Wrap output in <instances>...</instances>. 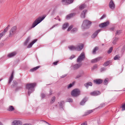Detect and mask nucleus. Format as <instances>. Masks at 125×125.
I'll list each match as a JSON object with an SVG mask.
<instances>
[{"label":"nucleus","mask_w":125,"mask_h":125,"mask_svg":"<svg viewBox=\"0 0 125 125\" xmlns=\"http://www.w3.org/2000/svg\"><path fill=\"white\" fill-rule=\"evenodd\" d=\"M36 85V83H29L26 84V88L28 90V94L29 96L34 91V87Z\"/></svg>","instance_id":"obj_1"},{"label":"nucleus","mask_w":125,"mask_h":125,"mask_svg":"<svg viewBox=\"0 0 125 125\" xmlns=\"http://www.w3.org/2000/svg\"><path fill=\"white\" fill-rule=\"evenodd\" d=\"M46 16H44L41 17H39L36 19L32 23L31 27H30L29 30H30L32 28L35 27L38 24L40 23L45 18Z\"/></svg>","instance_id":"obj_2"},{"label":"nucleus","mask_w":125,"mask_h":125,"mask_svg":"<svg viewBox=\"0 0 125 125\" xmlns=\"http://www.w3.org/2000/svg\"><path fill=\"white\" fill-rule=\"evenodd\" d=\"M91 24V22L87 20H84L83 22L82 25V28L83 29L88 28Z\"/></svg>","instance_id":"obj_3"},{"label":"nucleus","mask_w":125,"mask_h":125,"mask_svg":"<svg viewBox=\"0 0 125 125\" xmlns=\"http://www.w3.org/2000/svg\"><path fill=\"white\" fill-rule=\"evenodd\" d=\"M17 29L16 26L13 27L9 31V37H11L17 32Z\"/></svg>","instance_id":"obj_4"},{"label":"nucleus","mask_w":125,"mask_h":125,"mask_svg":"<svg viewBox=\"0 0 125 125\" xmlns=\"http://www.w3.org/2000/svg\"><path fill=\"white\" fill-rule=\"evenodd\" d=\"M85 58V53L84 52L82 53L79 56L77 59V62H80L83 61Z\"/></svg>","instance_id":"obj_5"},{"label":"nucleus","mask_w":125,"mask_h":125,"mask_svg":"<svg viewBox=\"0 0 125 125\" xmlns=\"http://www.w3.org/2000/svg\"><path fill=\"white\" fill-rule=\"evenodd\" d=\"M71 94L73 96L77 97L80 94V92L78 89H75L72 91Z\"/></svg>","instance_id":"obj_6"},{"label":"nucleus","mask_w":125,"mask_h":125,"mask_svg":"<svg viewBox=\"0 0 125 125\" xmlns=\"http://www.w3.org/2000/svg\"><path fill=\"white\" fill-rule=\"evenodd\" d=\"M101 94V93L99 91H95L91 92L90 94L93 96H97L100 95Z\"/></svg>","instance_id":"obj_7"},{"label":"nucleus","mask_w":125,"mask_h":125,"mask_svg":"<svg viewBox=\"0 0 125 125\" xmlns=\"http://www.w3.org/2000/svg\"><path fill=\"white\" fill-rule=\"evenodd\" d=\"M109 7L112 10H113L115 8V6L114 2L112 0L110 1L109 5Z\"/></svg>","instance_id":"obj_8"},{"label":"nucleus","mask_w":125,"mask_h":125,"mask_svg":"<svg viewBox=\"0 0 125 125\" xmlns=\"http://www.w3.org/2000/svg\"><path fill=\"white\" fill-rule=\"evenodd\" d=\"M109 24V21H107L105 22H104L100 24L99 25V26L101 28H103Z\"/></svg>","instance_id":"obj_9"},{"label":"nucleus","mask_w":125,"mask_h":125,"mask_svg":"<svg viewBox=\"0 0 125 125\" xmlns=\"http://www.w3.org/2000/svg\"><path fill=\"white\" fill-rule=\"evenodd\" d=\"M22 124V122L20 121L14 120L12 123V125H21Z\"/></svg>","instance_id":"obj_10"},{"label":"nucleus","mask_w":125,"mask_h":125,"mask_svg":"<svg viewBox=\"0 0 125 125\" xmlns=\"http://www.w3.org/2000/svg\"><path fill=\"white\" fill-rule=\"evenodd\" d=\"M103 82V80L101 79H96L94 80V82L96 84H99L102 83Z\"/></svg>","instance_id":"obj_11"},{"label":"nucleus","mask_w":125,"mask_h":125,"mask_svg":"<svg viewBox=\"0 0 125 125\" xmlns=\"http://www.w3.org/2000/svg\"><path fill=\"white\" fill-rule=\"evenodd\" d=\"M83 44H81L76 46V50L78 51H80L81 50L83 49Z\"/></svg>","instance_id":"obj_12"},{"label":"nucleus","mask_w":125,"mask_h":125,"mask_svg":"<svg viewBox=\"0 0 125 125\" xmlns=\"http://www.w3.org/2000/svg\"><path fill=\"white\" fill-rule=\"evenodd\" d=\"M101 30H98L95 31L92 35V38H94L97 35L98 33Z\"/></svg>","instance_id":"obj_13"},{"label":"nucleus","mask_w":125,"mask_h":125,"mask_svg":"<svg viewBox=\"0 0 125 125\" xmlns=\"http://www.w3.org/2000/svg\"><path fill=\"white\" fill-rule=\"evenodd\" d=\"M14 71H13L11 75L9 78V80L8 82V83L10 84L12 81L13 78Z\"/></svg>","instance_id":"obj_14"},{"label":"nucleus","mask_w":125,"mask_h":125,"mask_svg":"<svg viewBox=\"0 0 125 125\" xmlns=\"http://www.w3.org/2000/svg\"><path fill=\"white\" fill-rule=\"evenodd\" d=\"M93 84L92 82H89L87 83H85L84 84V86L88 89L89 86H92V85Z\"/></svg>","instance_id":"obj_15"},{"label":"nucleus","mask_w":125,"mask_h":125,"mask_svg":"<svg viewBox=\"0 0 125 125\" xmlns=\"http://www.w3.org/2000/svg\"><path fill=\"white\" fill-rule=\"evenodd\" d=\"M87 12V10H84L81 13V18H85V15Z\"/></svg>","instance_id":"obj_16"},{"label":"nucleus","mask_w":125,"mask_h":125,"mask_svg":"<svg viewBox=\"0 0 125 125\" xmlns=\"http://www.w3.org/2000/svg\"><path fill=\"white\" fill-rule=\"evenodd\" d=\"M84 73L83 71H81L79 72V74H78L76 76V78H78L82 77Z\"/></svg>","instance_id":"obj_17"},{"label":"nucleus","mask_w":125,"mask_h":125,"mask_svg":"<svg viewBox=\"0 0 125 125\" xmlns=\"http://www.w3.org/2000/svg\"><path fill=\"white\" fill-rule=\"evenodd\" d=\"M62 2L64 4L68 5L70 3V0H62Z\"/></svg>","instance_id":"obj_18"},{"label":"nucleus","mask_w":125,"mask_h":125,"mask_svg":"<svg viewBox=\"0 0 125 125\" xmlns=\"http://www.w3.org/2000/svg\"><path fill=\"white\" fill-rule=\"evenodd\" d=\"M37 39H35L31 42L28 46L27 48H29L31 47L32 45L37 41Z\"/></svg>","instance_id":"obj_19"},{"label":"nucleus","mask_w":125,"mask_h":125,"mask_svg":"<svg viewBox=\"0 0 125 125\" xmlns=\"http://www.w3.org/2000/svg\"><path fill=\"white\" fill-rule=\"evenodd\" d=\"M87 99L86 98H84L81 101L80 103V104L81 105H83L84 104L85 102L87 101Z\"/></svg>","instance_id":"obj_20"},{"label":"nucleus","mask_w":125,"mask_h":125,"mask_svg":"<svg viewBox=\"0 0 125 125\" xmlns=\"http://www.w3.org/2000/svg\"><path fill=\"white\" fill-rule=\"evenodd\" d=\"M16 54L15 52H13L9 53L8 55V57L9 58H10L15 55Z\"/></svg>","instance_id":"obj_21"},{"label":"nucleus","mask_w":125,"mask_h":125,"mask_svg":"<svg viewBox=\"0 0 125 125\" xmlns=\"http://www.w3.org/2000/svg\"><path fill=\"white\" fill-rule=\"evenodd\" d=\"M69 25V24L67 23H65L62 25V29L64 30Z\"/></svg>","instance_id":"obj_22"},{"label":"nucleus","mask_w":125,"mask_h":125,"mask_svg":"<svg viewBox=\"0 0 125 125\" xmlns=\"http://www.w3.org/2000/svg\"><path fill=\"white\" fill-rule=\"evenodd\" d=\"M111 63L110 60L108 61L105 62L103 64V65L104 66H107L108 65Z\"/></svg>","instance_id":"obj_23"},{"label":"nucleus","mask_w":125,"mask_h":125,"mask_svg":"<svg viewBox=\"0 0 125 125\" xmlns=\"http://www.w3.org/2000/svg\"><path fill=\"white\" fill-rule=\"evenodd\" d=\"M40 66H38L36 67H34L32 69H30V71L31 72H33L35 71L36 70H37L38 69L40 68Z\"/></svg>","instance_id":"obj_24"},{"label":"nucleus","mask_w":125,"mask_h":125,"mask_svg":"<svg viewBox=\"0 0 125 125\" xmlns=\"http://www.w3.org/2000/svg\"><path fill=\"white\" fill-rule=\"evenodd\" d=\"M14 110V108L12 106L10 105L9 106L8 110L9 111H13Z\"/></svg>","instance_id":"obj_25"},{"label":"nucleus","mask_w":125,"mask_h":125,"mask_svg":"<svg viewBox=\"0 0 125 125\" xmlns=\"http://www.w3.org/2000/svg\"><path fill=\"white\" fill-rule=\"evenodd\" d=\"M81 65V64H76L74 65L73 68L75 69H76L80 67Z\"/></svg>","instance_id":"obj_26"},{"label":"nucleus","mask_w":125,"mask_h":125,"mask_svg":"<svg viewBox=\"0 0 125 125\" xmlns=\"http://www.w3.org/2000/svg\"><path fill=\"white\" fill-rule=\"evenodd\" d=\"M73 27V26L72 25H71V32H76L77 30V28H74L73 29H72V28Z\"/></svg>","instance_id":"obj_27"},{"label":"nucleus","mask_w":125,"mask_h":125,"mask_svg":"<svg viewBox=\"0 0 125 125\" xmlns=\"http://www.w3.org/2000/svg\"><path fill=\"white\" fill-rule=\"evenodd\" d=\"M92 110H89L87 112H85V114H84V115H88L91 113L92 112Z\"/></svg>","instance_id":"obj_28"},{"label":"nucleus","mask_w":125,"mask_h":125,"mask_svg":"<svg viewBox=\"0 0 125 125\" xmlns=\"http://www.w3.org/2000/svg\"><path fill=\"white\" fill-rule=\"evenodd\" d=\"M98 49V47H96L94 49L92 53L94 54L96 53V52L97 50Z\"/></svg>","instance_id":"obj_29"},{"label":"nucleus","mask_w":125,"mask_h":125,"mask_svg":"<svg viewBox=\"0 0 125 125\" xmlns=\"http://www.w3.org/2000/svg\"><path fill=\"white\" fill-rule=\"evenodd\" d=\"M118 38L115 37V39L113 41V43L114 44H115L116 42L118 40Z\"/></svg>","instance_id":"obj_30"},{"label":"nucleus","mask_w":125,"mask_h":125,"mask_svg":"<svg viewBox=\"0 0 125 125\" xmlns=\"http://www.w3.org/2000/svg\"><path fill=\"white\" fill-rule=\"evenodd\" d=\"M55 98L54 96H53L51 99V101L50 103L51 104H52L54 102L55 100Z\"/></svg>","instance_id":"obj_31"},{"label":"nucleus","mask_w":125,"mask_h":125,"mask_svg":"<svg viewBox=\"0 0 125 125\" xmlns=\"http://www.w3.org/2000/svg\"><path fill=\"white\" fill-rule=\"evenodd\" d=\"M71 50H76V46H74L73 45H71Z\"/></svg>","instance_id":"obj_32"},{"label":"nucleus","mask_w":125,"mask_h":125,"mask_svg":"<svg viewBox=\"0 0 125 125\" xmlns=\"http://www.w3.org/2000/svg\"><path fill=\"white\" fill-rule=\"evenodd\" d=\"M85 7V5L84 4H82L80 6L79 8L80 9L82 10Z\"/></svg>","instance_id":"obj_33"},{"label":"nucleus","mask_w":125,"mask_h":125,"mask_svg":"<svg viewBox=\"0 0 125 125\" xmlns=\"http://www.w3.org/2000/svg\"><path fill=\"white\" fill-rule=\"evenodd\" d=\"M113 49V47H111L107 51V53L109 54L111 53Z\"/></svg>","instance_id":"obj_34"},{"label":"nucleus","mask_w":125,"mask_h":125,"mask_svg":"<svg viewBox=\"0 0 125 125\" xmlns=\"http://www.w3.org/2000/svg\"><path fill=\"white\" fill-rule=\"evenodd\" d=\"M102 58V57H99L95 59L96 62L99 61Z\"/></svg>","instance_id":"obj_35"},{"label":"nucleus","mask_w":125,"mask_h":125,"mask_svg":"<svg viewBox=\"0 0 125 125\" xmlns=\"http://www.w3.org/2000/svg\"><path fill=\"white\" fill-rule=\"evenodd\" d=\"M64 104V102L63 101H62L59 104V105L62 108V106L63 104Z\"/></svg>","instance_id":"obj_36"},{"label":"nucleus","mask_w":125,"mask_h":125,"mask_svg":"<svg viewBox=\"0 0 125 125\" xmlns=\"http://www.w3.org/2000/svg\"><path fill=\"white\" fill-rule=\"evenodd\" d=\"M121 107L122 108V111H123L125 110V104H123Z\"/></svg>","instance_id":"obj_37"},{"label":"nucleus","mask_w":125,"mask_h":125,"mask_svg":"<svg viewBox=\"0 0 125 125\" xmlns=\"http://www.w3.org/2000/svg\"><path fill=\"white\" fill-rule=\"evenodd\" d=\"M122 32V31L121 30H118L116 32V35H119Z\"/></svg>","instance_id":"obj_38"},{"label":"nucleus","mask_w":125,"mask_h":125,"mask_svg":"<svg viewBox=\"0 0 125 125\" xmlns=\"http://www.w3.org/2000/svg\"><path fill=\"white\" fill-rule=\"evenodd\" d=\"M108 83V80L106 79H105L103 82V83L104 85H106Z\"/></svg>","instance_id":"obj_39"},{"label":"nucleus","mask_w":125,"mask_h":125,"mask_svg":"<svg viewBox=\"0 0 125 125\" xmlns=\"http://www.w3.org/2000/svg\"><path fill=\"white\" fill-rule=\"evenodd\" d=\"M5 34V33H4V32H1L0 34V39L1 37L4 35Z\"/></svg>","instance_id":"obj_40"},{"label":"nucleus","mask_w":125,"mask_h":125,"mask_svg":"<svg viewBox=\"0 0 125 125\" xmlns=\"http://www.w3.org/2000/svg\"><path fill=\"white\" fill-rule=\"evenodd\" d=\"M119 58V57L118 55H116L115 56L114 58V60H116L118 59Z\"/></svg>","instance_id":"obj_41"},{"label":"nucleus","mask_w":125,"mask_h":125,"mask_svg":"<svg viewBox=\"0 0 125 125\" xmlns=\"http://www.w3.org/2000/svg\"><path fill=\"white\" fill-rule=\"evenodd\" d=\"M8 27H6L4 29V31H3L4 32V33L5 34V33L7 32L8 31Z\"/></svg>","instance_id":"obj_42"},{"label":"nucleus","mask_w":125,"mask_h":125,"mask_svg":"<svg viewBox=\"0 0 125 125\" xmlns=\"http://www.w3.org/2000/svg\"><path fill=\"white\" fill-rule=\"evenodd\" d=\"M70 18V14L68 15L66 18V19L67 20L69 19Z\"/></svg>","instance_id":"obj_43"},{"label":"nucleus","mask_w":125,"mask_h":125,"mask_svg":"<svg viewBox=\"0 0 125 125\" xmlns=\"http://www.w3.org/2000/svg\"><path fill=\"white\" fill-rule=\"evenodd\" d=\"M97 67V65H95L93 66V67L92 68L93 70H94L96 69Z\"/></svg>","instance_id":"obj_44"},{"label":"nucleus","mask_w":125,"mask_h":125,"mask_svg":"<svg viewBox=\"0 0 125 125\" xmlns=\"http://www.w3.org/2000/svg\"><path fill=\"white\" fill-rule=\"evenodd\" d=\"M101 71L102 72L103 71H105L106 70V68H105L104 67H102L101 68Z\"/></svg>","instance_id":"obj_45"},{"label":"nucleus","mask_w":125,"mask_h":125,"mask_svg":"<svg viewBox=\"0 0 125 125\" xmlns=\"http://www.w3.org/2000/svg\"><path fill=\"white\" fill-rule=\"evenodd\" d=\"M45 96V95L43 93H42L41 95V97L42 98H44Z\"/></svg>","instance_id":"obj_46"},{"label":"nucleus","mask_w":125,"mask_h":125,"mask_svg":"<svg viewBox=\"0 0 125 125\" xmlns=\"http://www.w3.org/2000/svg\"><path fill=\"white\" fill-rule=\"evenodd\" d=\"M91 62L92 63H94L96 62L95 59H92V60H91Z\"/></svg>","instance_id":"obj_47"},{"label":"nucleus","mask_w":125,"mask_h":125,"mask_svg":"<svg viewBox=\"0 0 125 125\" xmlns=\"http://www.w3.org/2000/svg\"><path fill=\"white\" fill-rule=\"evenodd\" d=\"M105 15H103L100 18V19H102L106 17Z\"/></svg>","instance_id":"obj_48"},{"label":"nucleus","mask_w":125,"mask_h":125,"mask_svg":"<svg viewBox=\"0 0 125 125\" xmlns=\"http://www.w3.org/2000/svg\"><path fill=\"white\" fill-rule=\"evenodd\" d=\"M30 40V37H28L27 39H26V41H27L28 42Z\"/></svg>","instance_id":"obj_49"},{"label":"nucleus","mask_w":125,"mask_h":125,"mask_svg":"<svg viewBox=\"0 0 125 125\" xmlns=\"http://www.w3.org/2000/svg\"><path fill=\"white\" fill-rule=\"evenodd\" d=\"M75 15V13H71V18L72 17H73Z\"/></svg>","instance_id":"obj_50"},{"label":"nucleus","mask_w":125,"mask_h":125,"mask_svg":"<svg viewBox=\"0 0 125 125\" xmlns=\"http://www.w3.org/2000/svg\"><path fill=\"white\" fill-rule=\"evenodd\" d=\"M59 62V61H57L56 62H54L53 63V64L54 65H56L57 64V63Z\"/></svg>","instance_id":"obj_51"},{"label":"nucleus","mask_w":125,"mask_h":125,"mask_svg":"<svg viewBox=\"0 0 125 125\" xmlns=\"http://www.w3.org/2000/svg\"><path fill=\"white\" fill-rule=\"evenodd\" d=\"M75 57V56L74 55H72L71 56V60L74 58Z\"/></svg>","instance_id":"obj_52"},{"label":"nucleus","mask_w":125,"mask_h":125,"mask_svg":"<svg viewBox=\"0 0 125 125\" xmlns=\"http://www.w3.org/2000/svg\"><path fill=\"white\" fill-rule=\"evenodd\" d=\"M67 76V74H64V75H62V76H61V78H63L64 77H65V76Z\"/></svg>","instance_id":"obj_53"},{"label":"nucleus","mask_w":125,"mask_h":125,"mask_svg":"<svg viewBox=\"0 0 125 125\" xmlns=\"http://www.w3.org/2000/svg\"><path fill=\"white\" fill-rule=\"evenodd\" d=\"M75 82L74 81L72 83H71V87L72 86H73Z\"/></svg>","instance_id":"obj_54"},{"label":"nucleus","mask_w":125,"mask_h":125,"mask_svg":"<svg viewBox=\"0 0 125 125\" xmlns=\"http://www.w3.org/2000/svg\"><path fill=\"white\" fill-rule=\"evenodd\" d=\"M57 25V24H56L54 25L52 27H51L50 28V29H52L55 26H56Z\"/></svg>","instance_id":"obj_55"},{"label":"nucleus","mask_w":125,"mask_h":125,"mask_svg":"<svg viewBox=\"0 0 125 125\" xmlns=\"http://www.w3.org/2000/svg\"><path fill=\"white\" fill-rule=\"evenodd\" d=\"M52 91L51 89L50 90V94H49L50 95H51L52 94Z\"/></svg>","instance_id":"obj_56"},{"label":"nucleus","mask_w":125,"mask_h":125,"mask_svg":"<svg viewBox=\"0 0 125 125\" xmlns=\"http://www.w3.org/2000/svg\"><path fill=\"white\" fill-rule=\"evenodd\" d=\"M28 42H27V41H26L24 43V45H27Z\"/></svg>","instance_id":"obj_57"},{"label":"nucleus","mask_w":125,"mask_h":125,"mask_svg":"<svg viewBox=\"0 0 125 125\" xmlns=\"http://www.w3.org/2000/svg\"><path fill=\"white\" fill-rule=\"evenodd\" d=\"M4 45V44L3 43H1L0 44V47H2Z\"/></svg>","instance_id":"obj_58"},{"label":"nucleus","mask_w":125,"mask_h":125,"mask_svg":"<svg viewBox=\"0 0 125 125\" xmlns=\"http://www.w3.org/2000/svg\"><path fill=\"white\" fill-rule=\"evenodd\" d=\"M81 125H87L86 123L85 122L83 123Z\"/></svg>","instance_id":"obj_59"},{"label":"nucleus","mask_w":125,"mask_h":125,"mask_svg":"<svg viewBox=\"0 0 125 125\" xmlns=\"http://www.w3.org/2000/svg\"><path fill=\"white\" fill-rule=\"evenodd\" d=\"M67 102H70V98H68L67 100Z\"/></svg>","instance_id":"obj_60"},{"label":"nucleus","mask_w":125,"mask_h":125,"mask_svg":"<svg viewBox=\"0 0 125 125\" xmlns=\"http://www.w3.org/2000/svg\"><path fill=\"white\" fill-rule=\"evenodd\" d=\"M110 29L111 31H113L115 29V28L114 27H113L112 28H111Z\"/></svg>","instance_id":"obj_61"},{"label":"nucleus","mask_w":125,"mask_h":125,"mask_svg":"<svg viewBox=\"0 0 125 125\" xmlns=\"http://www.w3.org/2000/svg\"><path fill=\"white\" fill-rule=\"evenodd\" d=\"M43 121L44 122H45L47 124H48L49 125H50V124L48 123L47 122L44 121Z\"/></svg>","instance_id":"obj_62"},{"label":"nucleus","mask_w":125,"mask_h":125,"mask_svg":"<svg viewBox=\"0 0 125 125\" xmlns=\"http://www.w3.org/2000/svg\"><path fill=\"white\" fill-rule=\"evenodd\" d=\"M70 31V26L69 27L67 30V31Z\"/></svg>","instance_id":"obj_63"},{"label":"nucleus","mask_w":125,"mask_h":125,"mask_svg":"<svg viewBox=\"0 0 125 125\" xmlns=\"http://www.w3.org/2000/svg\"><path fill=\"white\" fill-rule=\"evenodd\" d=\"M13 82L15 84H16L17 83V82L15 81V80L13 81Z\"/></svg>","instance_id":"obj_64"}]
</instances>
